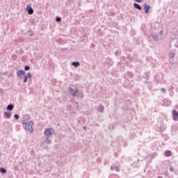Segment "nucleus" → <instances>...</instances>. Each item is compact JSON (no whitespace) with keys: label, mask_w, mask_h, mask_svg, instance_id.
<instances>
[{"label":"nucleus","mask_w":178,"mask_h":178,"mask_svg":"<svg viewBox=\"0 0 178 178\" xmlns=\"http://www.w3.org/2000/svg\"><path fill=\"white\" fill-rule=\"evenodd\" d=\"M134 6L135 9H138V10H141V9H143L141 6H140V4H138L137 3H134Z\"/></svg>","instance_id":"0eeeda50"},{"label":"nucleus","mask_w":178,"mask_h":178,"mask_svg":"<svg viewBox=\"0 0 178 178\" xmlns=\"http://www.w3.org/2000/svg\"><path fill=\"white\" fill-rule=\"evenodd\" d=\"M68 91H70V92H73L74 90H73V88H69Z\"/></svg>","instance_id":"a211bd4d"},{"label":"nucleus","mask_w":178,"mask_h":178,"mask_svg":"<svg viewBox=\"0 0 178 178\" xmlns=\"http://www.w3.org/2000/svg\"><path fill=\"white\" fill-rule=\"evenodd\" d=\"M158 178H163V177H162L160 176V177H158Z\"/></svg>","instance_id":"a878e982"},{"label":"nucleus","mask_w":178,"mask_h":178,"mask_svg":"<svg viewBox=\"0 0 178 178\" xmlns=\"http://www.w3.org/2000/svg\"><path fill=\"white\" fill-rule=\"evenodd\" d=\"M7 109L8 111H12L13 109V106L12 104H9L8 106H7Z\"/></svg>","instance_id":"9b49d317"},{"label":"nucleus","mask_w":178,"mask_h":178,"mask_svg":"<svg viewBox=\"0 0 178 178\" xmlns=\"http://www.w3.org/2000/svg\"><path fill=\"white\" fill-rule=\"evenodd\" d=\"M160 34H163V31H161L160 32Z\"/></svg>","instance_id":"5701e85b"},{"label":"nucleus","mask_w":178,"mask_h":178,"mask_svg":"<svg viewBox=\"0 0 178 178\" xmlns=\"http://www.w3.org/2000/svg\"><path fill=\"white\" fill-rule=\"evenodd\" d=\"M26 11L28 12L29 15H33V13H34V10L31 7V6H26Z\"/></svg>","instance_id":"20e7f679"},{"label":"nucleus","mask_w":178,"mask_h":178,"mask_svg":"<svg viewBox=\"0 0 178 178\" xmlns=\"http://www.w3.org/2000/svg\"><path fill=\"white\" fill-rule=\"evenodd\" d=\"M165 156H170V155H172V152L170 150H167L165 152Z\"/></svg>","instance_id":"6e6552de"},{"label":"nucleus","mask_w":178,"mask_h":178,"mask_svg":"<svg viewBox=\"0 0 178 178\" xmlns=\"http://www.w3.org/2000/svg\"><path fill=\"white\" fill-rule=\"evenodd\" d=\"M154 40H158V37H156V38H154Z\"/></svg>","instance_id":"b1692460"},{"label":"nucleus","mask_w":178,"mask_h":178,"mask_svg":"<svg viewBox=\"0 0 178 178\" xmlns=\"http://www.w3.org/2000/svg\"><path fill=\"white\" fill-rule=\"evenodd\" d=\"M170 170L171 172H173V168H172V167H170Z\"/></svg>","instance_id":"4be33fe9"},{"label":"nucleus","mask_w":178,"mask_h":178,"mask_svg":"<svg viewBox=\"0 0 178 178\" xmlns=\"http://www.w3.org/2000/svg\"><path fill=\"white\" fill-rule=\"evenodd\" d=\"M44 136H46V137H51V136H52V129L51 128L45 129Z\"/></svg>","instance_id":"7ed1b4c3"},{"label":"nucleus","mask_w":178,"mask_h":178,"mask_svg":"<svg viewBox=\"0 0 178 178\" xmlns=\"http://www.w3.org/2000/svg\"><path fill=\"white\" fill-rule=\"evenodd\" d=\"M5 115H6V118L7 119H10V116L12 115L10 114V113H5Z\"/></svg>","instance_id":"f8f14e48"},{"label":"nucleus","mask_w":178,"mask_h":178,"mask_svg":"<svg viewBox=\"0 0 178 178\" xmlns=\"http://www.w3.org/2000/svg\"><path fill=\"white\" fill-rule=\"evenodd\" d=\"M14 118H15V119H16L17 120L19 119V115H17V114H15V115H14Z\"/></svg>","instance_id":"f3484780"},{"label":"nucleus","mask_w":178,"mask_h":178,"mask_svg":"<svg viewBox=\"0 0 178 178\" xmlns=\"http://www.w3.org/2000/svg\"><path fill=\"white\" fill-rule=\"evenodd\" d=\"M56 22L57 23H60L62 22V18L60 17H56Z\"/></svg>","instance_id":"1a4fd4ad"},{"label":"nucleus","mask_w":178,"mask_h":178,"mask_svg":"<svg viewBox=\"0 0 178 178\" xmlns=\"http://www.w3.org/2000/svg\"><path fill=\"white\" fill-rule=\"evenodd\" d=\"M145 13H148L149 12V9H151V6H148L147 3L144 4Z\"/></svg>","instance_id":"39448f33"},{"label":"nucleus","mask_w":178,"mask_h":178,"mask_svg":"<svg viewBox=\"0 0 178 178\" xmlns=\"http://www.w3.org/2000/svg\"><path fill=\"white\" fill-rule=\"evenodd\" d=\"M33 121H30L29 122L26 123L25 127L26 130L31 133V131H33Z\"/></svg>","instance_id":"f257e3e1"},{"label":"nucleus","mask_w":178,"mask_h":178,"mask_svg":"<svg viewBox=\"0 0 178 178\" xmlns=\"http://www.w3.org/2000/svg\"><path fill=\"white\" fill-rule=\"evenodd\" d=\"M28 76H30V77H31V75L30 74H28Z\"/></svg>","instance_id":"393cba45"},{"label":"nucleus","mask_w":178,"mask_h":178,"mask_svg":"<svg viewBox=\"0 0 178 178\" xmlns=\"http://www.w3.org/2000/svg\"><path fill=\"white\" fill-rule=\"evenodd\" d=\"M172 119L175 122H178V112L176 110L172 111Z\"/></svg>","instance_id":"f03ea898"},{"label":"nucleus","mask_w":178,"mask_h":178,"mask_svg":"<svg viewBox=\"0 0 178 178\" xmlns=\"http://www.w3.org/2000/svg\"><path fill=\"white\" fill-rule=\"evenodd\" d=\"M24 83H27V76L26 75L24 76Z\"/></svg>","instance_id":"dca6fc26"},{"label":"nucleus","mask_w":178,"mask_h":178,"mask_svg":"<svg viewBox=\"0 0 178 178\" xmlns=\"http://www.w3.org/2000/svg\"><path fill=\"white\" fill-rule=\"evenodd\" d=\"M136 2H138V3H140L141 0H135Z\"/></svg>","instance_id":"aec40b11"},{"label":"nucleus","mask_w":178,"mask_h":178,"mask_svg":"<svg viewBox=\"0 0 178 178\" xmlns=\"http://www.w3.org/2000/svg\"><path fill=\"white\" fill-rule=\"evenodd\" d=\"M24 70H26V71L30 70V67H29V66H25Z\"/></svg>","instance_id":"2eb2a0df"},{"label":"nucleus","mask_w":178,"mask_h":178,"mask_svg":"<svg viewBox=\"0 0 178 178\" xmlns=\"http://www.w3.org/2000/svg\"><path fill=\"white\" fill-rule=\"evenodd\" d=\"M17 74L18 76V77H22V76H24V74H26V72H24V71H23L22 70H19L17 72Z\"/></svg>","instance_id":"423d86ee"},{"label":"nucleus","mask_w":178,"mask_h":178,"mask_svg":"<svg viewBox=\"0 0 178 178\" xmlns=\"http://www.w3.org/2000/svg\"><path fill=\"white\" fill-rule=\"evenodd\" d=\"M79 91V89H76L75 92L72 94V97H76V94H77V92Z\"/></svg>","instance_id":"4468645a"},{"label":"nucleus","mask_w":178,"mask_h":178,"mask_svg":"<svg viewBox=\"0 0 178 178\" xmlns=\"http://www.w3.org/2000/svg\"><path fill=\"white\" fill-rule=\"evenodd\" d=\"M72 66H74V67H77V66H80V63L79 62H73Z\"/></svg>","instance_id":"9d476101"},{"label":"nucleus","mask_w":178,"mask_h":178,"mask_svg":"<svg viewBox=\"0 0 178 178\" xmlns=\"http://www.w3.org/2000/svg\"><path fill=\"white\" fill-rule=\"evenodd\" d=\"M161 91L162 92H166V89H165V88H161Z\"/></svg>","instance_id":"6ab92c4d"},{"label":"nucleus","mask_w":178,"mask_h":178,"mask_svg":"<svg viewBox=\"0 0 178 178\" xmlns=\"http://www.w3.org/2000/svg\"><path fill=\"white\" fill-rule=\"evenodd\" d=\"M0 172H1V173H6V169H5V168H0Z\"/></svg>","instance_id":"ddd939ff"},{"label":"nucleus","mask_w":178,"mask_h":178,"mask_svg":"<svg viewBox=\"0 0 178 178\" xmlns=\"http://www.w3.org/2000/svg\"><path fill=\"white\" fill-rule=\"evenodd\" d=\"M99 108L104 111V106H99Z\"/></svg>","instance_id":"412c9836"}]
</instances>
